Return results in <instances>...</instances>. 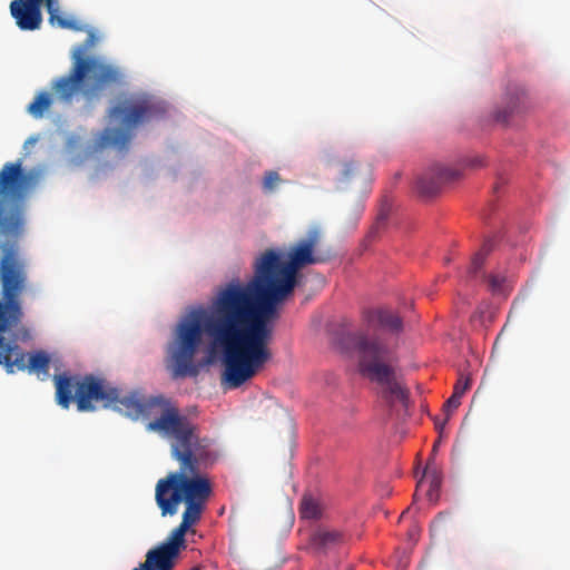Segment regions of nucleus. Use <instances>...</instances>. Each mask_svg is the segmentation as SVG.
<instances>
[{"mask_svg":"<svg viewBox=\"0 0 570 570\" xmlns=\"http://www.w3.org/2000/svg\"><path fill=\"white\" fill-rule=\"evenodd\" d=\"M318 243L320 233L313 229L286 255L266 249L256 258L249 282H229L217 292L208 309L194 308L181 318L166 350L171 377L198 374L194 358L204 335L223 354L225 389H237L259 373L273 357L269 344L277 307L294 292L299 269L326 261L315 254Z\"/></svg>","mask_w":570,"mask_h":570,"instance_id":"1","label":"nucleus"},{"mask_svg":"<svg viewBox=\"0 0 570 570\" xmlns=\"http://www.w3.org/2000/svg\"><path fill=\"white\" fill-rule=\"evenodd\" d=\"M38 181L33 170H24L22 161L6 163L0 169V338L8 333L12 341L28 340L29 330L20 295L28 281V262L20 246L26 232L27 198Z\"/></svg>","mask_w":570,"mask_h":570,"instance_id":"2","label":"nucleus"},{"mask_svg":"<svg viewBox=\"0 0 570 570\" xmlns=\"http://www.w3.org/2000/svg\"><path fill=\"white\" fill-rule=\"evenodd\" d=\"M53 380L57 403L63 409H68L73 400L82 412L95 410L94 401L102 402L104 407H112L132 420L151 419L146 424L147 431L157 433L167 442L196 423L164 395L145 397L135 391L120 396L117 387L94 375L79 380L77 376L59 374Z\"/></svg>","mask_w":570,"mask_h":570,"instance_id":"3","label":"nucleus"},{"mask_svg":"<svg viewBox=\"0 0 570 570\" xmlns=\"http://www.w3.org/2000/svg\"><path fill=\"white\" fill-rule=\"evenodd\" d=\"M170 454L179 464V470L158 480L155 499L161 515H175L180 502H185L184 513L202 517L206 501L212 494L209 479L200 468L217 460L214 440L203 435L196 422L168 442Z\"/></svg>","mask_w":570,"mask_h":570,"instance_id":"4","label":"nucleus"},{"mask_svg":"<svg viewBox=\"0 0 570 570\" xmlns=\"http://www.w3.org/2000/svg\"><path fill=\"white\" fill-rule=\"evenodd\" d=\"M122 71L100 58L86 56L79 47L72 55V65L67 75L52 80L51 92L40 91L28 105L27 111L36 119L42 118L53 100L70 105L81 95L87 101L100 98L108 88L121 85Z\"/></svg>","mask_w":570,"mask_h":570,"instance_id":"5","label":"nucleus"},{"mask_svg":"<svg viewBox=\"0 0 570 570\" xmlns=\"http://www.w3.org/2000/svg\"><path fill=\"white\" fill-rule=\"evenodd\" d=\"M348 343L360 353V372L363 376L380 386L382 399L393 407L400 403L409 407L410 391L397 376L395 366L391 363L390 350L381 341L370 340L363 333H351L346 336Z\"/></svg>","mask_w":570,"mask_h":570,"instance_id":"6","label":"nucleus"},{"mask_svg":"<svg viewBox=\"0 0 570 570\" xmlns=\"http://www.w3.org/2000/svg\"><path fill=\"white\" fill-rule=\"evenodd\" d=\"M165 112V106L148 94H131L119 98L117 104L109 109L108 115L120 127L106 128L101 132L97 145L101 148L114 147L119 151H125L134 137L136 128L163 116Z\"/></svg>","mask_w":570,"mask_h":570,"instance_id":"7","label":"nucleus"},{"mask_svg":"<svg viewBox=\"0 0 570 570\" xmlns=\"http://www.w3.org/2000/svg\"><path fill=\"white\" fill-rule=\"evenodd\" d=\"M49 364L50 358L45 352L26 353L16 341L0 338V365L8 374L28 370L31 373L47 375Z\"/></svg>","mask_w":570,"mask_h":570,"instance_id":"8","label":"nucleus"},{"mask_svg":"<svg viewBox=\"0 0 570 570\" xmlns=\"http://www.w3.org/2000/svg\"><path fill=\"white\" fill-rule=\"evenodd\" d=\"M460 176L458 169L435 164L417 177L415 188L421 196L431 197L436 195L444 184L454 181Z\"/></svg>","mask_w":570,"mask_h":570,"instance_id":"9","label":"nucleus"},{"mask_svg":"<svg viewBox=\"0 0 570 570\" xmlns=\"http://www.w3.org/2000/svg\"><path fill=\"white\" fill-rule=\"evenodd\" d=\"M43 3L36 0H12L10 13L21 30H37L42 21L41 6Z\"/></svg>","mask_w":570,"mask_h":570,"instance_id":"10","label":"nucleus"},{"mask_svg":"<svg viewBox=\"0 0 570 570\" xmlns=\"http://www.w3.org/2000/svg\"><path fill=\"white\" fill-rule=\"evenodd\" d=\"M179 554L171 547L160 544L146 554V560L134 570H171Z\"/></svg>","mask_w":570,"mask_h":570,"instance_id":"11","label":"nucleus"},{"mask_svg":"<svg viewBox=\"0 0 570 570\" xmlns=\"http://www.w3.org/2000/svg\"><path fill=\"white\" fill-rule=\"evenodd\" d=\"M347 540L346 533L338 529L320 527L309 539L313 549L320 552H327L341 547Z\"/></svg>","mask_w":570,"mask_h":570,"instance_id":"12","label":"nucleus"},{"mask_svg":"<svg viewBox=\"0 0 570 570\" xmlns=\"http://www.w3.org/2000/svg\"><path fill=\"white\" fill-rule=\"evenodd\" d=\"M366 320L371 325L376 323L381 327L395 334L401 333L403 330L402 318L389 309L380 308L370 311L366 315Z\"/></svg>","mask_w":570,"mask_h":570,"instance_id":"13","label":"nucleus"},{"mask_svg":"<svg viewBox=\"0 0 570 570\" xmlns=\"http://www.w3.org/2000/svg\"><path fill=\"white\" fill-rule=\"evenodd\" d=\"M198 521L199 518L183 513V520L180 524L170 532L167 541L164 542L163 544H165L166 547L174 548L175 552L179 554L180 549H184L186 547L185 534L187 533L189 528L196 524Z\"/></svg>","mask_w":570,"mask_h":570,"instance_id":"14","label":"nucleus"},{"mask_svg":"<svg viewBox=\"0 0 570 570\" xmlns=\"http://www.w3.org/2000/svg\"><path fill=\"white\" fill-rule=\"evenodd\" d=\"M527 97L525 94L520 90L509 98L507 106L503 109H499L495 114V118L499 121L507 122L508 119L525 109Z\"/></svg>","mask_w":570,"mask_h":570,"instance_id":"15","label":"nucleus"},{"mask_svg":"<svg viewBox=\"0 0 570 570\" xmlns=\"http://www.w3.org/2000/svg\"><path fill=\"white\" fill-rule=\"evenodd\" d=\"M370 166L368 165H362L357 164L353 160L347 161L344 164L343 168V179L344 180H352V179H361L366 180L370 176Z\"/></svg>","mask_w":570,"mask_h":570,"instance_id":"16","label":"nucleus"},{"mask_svg":"<svg viewBox=\"0 0 570 570\" xmlns=\"http://www.w3.org/2000/svg\"><path fill=\"white\" fill-rule=\"evenodd\" d=\"M426 489V497L430 501L436 500L439 495V490L441 488V478L436 473L428 474L425 473L421 480L417 482V490Z\"/></svg>","mask_w":570,"mask_h":570,"instance_id":"17","label":"nucleus"},{"mask_svg":"<svg viewBox=\"0 0 570 570\" xmlns=\"http://www.w3.org/2000/svg\"><path fill=\"white\" fill-rule=\"evenodd\" d=\"M299 513L303 519H317L321 517V505L311 495H305L302 499Z\"/></svg>","mask_w":570,"mask_h":570,"instance_id":"18","label":"nucleus"},{"mask_svg":"<svg viewBox=\"0 0 570 570\" xmlns=\"http://www.w3.org/2000/svg\"><path fill=\"white\" fill-rule=\"evenodd\" d=\"M492 242L490 239L485 240L481 249L473 256L471 266L469 268V273L472 276H475L478 272L481 269L487 255L492 250Z\"/></svg>","mask_w":570,"mask_h":570,"instance_id":"19","label":"nucleus"},{"mask_svg":"<svg viewBox=\"0 0 570 570\" xmlns=\"http://www.w3.org/2000/svg\"><path fill=\"white\" fill-rule=\"evenodd\" d=\"M281 183V177L277 171H267L263 179V188L266 193H271Z\"/></svg>","mask_w":570,"mask_h":570,"instance_id":"20","label":"nucleus"},{"mask_svg":"<svg viewBox=\"0 0 570 570\" xmlns=\"http://www.w3.org/2000/svg\"><path fill=\"white\" fill-rule=\"evenodd\" d=\"M470 386L471 380L468 376L461 375L454 385L453 394L462 397V395L470 389Z\"/></svg>","mask_w":570,"mask_h":570,"instance_id":"21","label":"nucleus"},{"mask_svg":"<svg viewBox=\"0 0 570 570\" xmlns=\"http://www.w3.org/2000/svg\"><path fill=\"white\" fill-rule=\"evenodd\" d=\"M461 404V396L455 395L452 393V395L449 397V400L444 403L443 409L449 416L454 410L459 407Z\"/></svg>","mask_w":570,"mask_h":570,"instance_id":"22","label":"nucleus"},{"mask_svg":"<svg viewBox=\"0 0 570 570\" xmlns=\"http://www.w3.org/2000/svg\"><path fill=\"white\" fill-rule=\"evenodd\" d=\"M488 282H489L490 287L493 291H497L501 287L502 278H500L499 276H495V275H489Z\"/></svg>","mask_w":570,"mask_h":570,"instance_id":"23","label":"nucleus"},{"mask_svg":"<svg viewBox=\"0 0 570 570\" xmlns=\"http://www.w3.org/2000/svg\"><path fill=\"white\" fill-rule=\"evenodd\" d=\"M466 166L471 168H479L483 166V158L480 156L466 160Z\"/></svg>","mask_w":570,"mask_h":570,"instance_id":"24","label":"nucleus"},{"mask_svg":"<svg viewBox=\"0 0 570 570\" xmlns=\"http://www.w3.org/2000/svg\"><path fill=\"white\" fill-rule=\"evenodd\" d=\"M448 420H449V416L446 415V417L443 420V422H442V423H439V422L436 421V422H435V426H436V429H438V430H441V429L444 426V424L448 422Z\"/></svg>","mask_w":570,"mask_h":570,"instance_id":"25","label":"nucleus"},{"mask_svg":"<svg viewBox=\"0 0 570 570\" xmlns=\"http://www.w3.org/2000/svg\"><path fill=\"white\" fill-rule=\"evenodd\" d=\"M385 220V215L384 214H380L379 215V218H377V224L382 223Z\"/></svg>","mask_w":570,"mask_h":570,"instance_id":"26","label":"nucleus"},{"mask_svg":"<svg viewBox=\"0 0 570 570\" xmlns=\"http://www.w3.org/2000/svg\"><path fill=\"white\" fill-rule=\"evenodd\" d=\"M436 448H439V441H436L433 445V452L436 451Z\"/></svg>","mask_w":570,"mask_h":570,"instance_id":"27","label":"nucleus"},{"mask_svg":"<svg viewBox=\"0 0 570 570\" xmlns=\"http://www.w3.org/2000/svg\"><path fill=\"white\" fill-rule=\"evenodd\" d=\"M417 533V530L416 529H413L411 532H410V535H415Z\"/></svg>","mask_w":570,"mask_h":570,"instance_id":"28","label":"nucleus"}]
</instances>
